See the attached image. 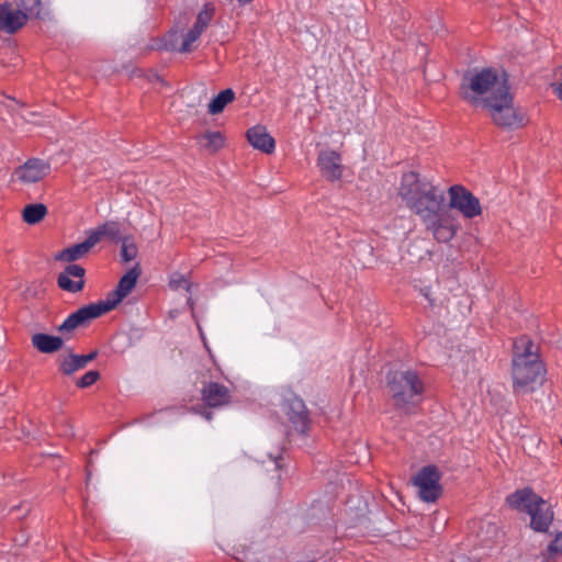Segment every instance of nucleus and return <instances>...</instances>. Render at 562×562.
Segmentation results:
<instances>
[{
    "instance_id": "nucleus-35",
    "label": "nucleus",
    "mask_w": 562,
    "mask_h": 562,
    "mask_svg": "<svg viewBox=\"0 0 562 562\" xmlns=\"http://www.w3.org/2000/svg\"><path fill=\"white\" fill-rule=\"evenodd\" d=\"M182 283H183V284H186L187 290H189V289H190V283H189L186 279H183V278H181V279H180V280H178V281H173V280H172V281L170 282V286H171V288H173V289H178Z\"/></svg>"
},
{
    "instance_id": "nucleus-12",
    "label": "nucleus",
    "mask_w": 562,
    "mask_h": 562,
    "mask_svg": "<svg viewBox=\"0 0 562 562\" xmlns=\"http://www.w3.org/2000/svg\"><path fill=\"white\" fill-rule=\"evenodd\" d=\"M432 182L417 171L404 172L401 177L398 195L408 206L416 198H418Z\"/></svg>"
},
{
    "instance_id": "nucleus-37",
    "label": "nucleus",
    "mask_w": 562,
    "mask_h": 562,
    "mask_svg": "<svg viewBox=\"0 0 562 562\" xmlns=\"http://www.w3.org/2000/svg\"><path fill=\"white\" fill-rule=\"evenodd\" d=\"M207 408L209 407L206 406L203 408L202 415L205 417V419L210 420L212 419L213 414Z\"/></svg>"
},
{
    "instance_id": "nucleus-36",
    "label": "nucleus",
    "mask_w": 562,
    "mask_h": 562,
    "mask_svg": "<svg viewBox=\"0 0 562 562\" xmlns=\"http://www.w3.org/2000/svg\"><path fill=\"white\" fill-rule=\"evenodd\" d=\"M283 460L281 453H279L277 457H273V462L276 464L277 469L281 468V461Z\"/></svg>"
},
{
    "instance_id": "nucleus-42",
    "label": "nucleus",
    "mask_w": 562,
    "mask_h": 562,
    "mask_svg": "<svg viewBox=\"0 0 562 562\" xmlns=\"http://www.w3.org/2000/svg\"><path fill=\"white\" fill-rule=\"evenodd\" d=\"M367 520H368V518H360V524H363Z\"/></svg>"
},
{
    "instance_id": "nucleus-39",
    "label": "nucleus",
    "mask_w": 562,
    "mask_h": 562,
    "mask_svg": "<svg viewBox=\"0 0 562 562\" xmlns=\"http://www.w3.org/2000/svg\"><path fill=\"white\" fill-rule=\"evenodd\" d=\"M188 305L190 306L192 315L194 316V301L192 297L188 299Z\"/></svg>"
},
{
    "instance_id": "nucleus-33",
    "label": "nucleus",
    "mask_w": 562,
    "mask_h": 562,
    "mask_svg": "<svg viewBox=\"0 0 562 562\" xmlns=\"http://www.w3.org/2000/svg\"><path fill=\"white\" fill-rule=\"evenodd\" d=\"M158 49H166L169 52L178 50V32L169 31L166 36L162 38V44L158 46Z\"/></svg>"
},
{
    "instance_id": "nucleus-25",
    "label": "nucleus",
    "mask_w": 562,
    "mask_h": 562,
    "mask_svg": "<svg viewBox=\"0 0 562 562\" xmlns=\"http://www.w3.org/2000/svg\"><path fill=\"white\" fill-rule=\"evenodd\" d=\"M47 213V206L43 203L26 204L22 211V220L29 225H35L42 222Z\"/></svg>"
},
{
    "instance_id": "nucleus-10",
    "label": "nucleus",
    "mask_w": 562,
    "mask_h": 562,
    "mask_svg": "<svg viewBox=\"0 0 562 562\" xmlns=\"http://www.w3.org/2000/svg\"><path fill=\"white\" fill-rule=\"evenodd\" d=\"M449 207L458 210L465 218H474L482 214L480 200L461 184L451 186L448 189Z\"/></svg>"
},
{
    "instance_id": "nucleus-24",
    "label": "nucleus",
    "mask_w": 562,
    "mask_h": 562,
    "mask_svg": "<svg viewBox=\"0 0 562 562\" xmlns=\"http://www.w3.org/2000/svg\"><path fill=\"white\" fill-rule=\"evenodd\" d=\"M235 92L232 88H226L220 91L209 103V113L212 115L220 114L224 111L227 104L235 100Z\"/></svg>"
},
{
    "instance_id": "nucleus-11",
    "label": "nucleus",
    "mask_w": 562,
    "mask_h": 562,
    "mask_svg": "<svg viewBox=\"0 0 562 562\" xmlns=\"http://www.w3.org/2000/svg\"><path fill=\"white\" fill-rule=\"evenodd\" d=\"M284 414L292 428L302 436H306L311 427L310 412L304 401L297 396L286 400L284 404Z\"/></svg>"
},
{
    "instance_id": "nucleus-16",
    "label": "nucleus",
    "mask_w": 562,
    "mask_h": 562,
    "mask_svg": "<svg viewBox=\"0 0 562 562\" xmlns=\"http://www.w3.org/2000/svg\"><path fill=\"white\" fill-rule=\"evenodd\" d=\"M49 170V164L40 158H31L23 166L18 167L14 175L22 182L34 183L46 177Z\"/></svg>"
},
{
    "instance_id": "nucleus-18",
    "label": "nucleus",
    "mask_w": 562,
    "mask_h": 562,
    "mask_svg": "<svg viewBox=\"0 0 562 562\" xmlns=\"http://www.w3.org/2000/svg\"><path fill=\"white\" fill-rule=\"evenodd\" d=\"M71 331L69 334V338L59 333L61 336L50 335L46 333H36L32 335L31 342L34 349H36L41 353H55L63 349L65 345V339H70L72 337Z\"/></svg>"
},
{
    "instance_id": "nucleus-14",
    "label": "nucleus",
    "mask_w": 562,
    "mask_h": 562,
    "mask_svg": "<svg viewBox=\"0 0 562 562\" xmlns=\"http://www.w3.org/2000/svg\"><path fill=\"white\" fill-rule=\"evenodd\" d=\"M27 15L25 11L13 8L11 2L0 3V32L7 34L18 33L26 23Z\"/></svg>"
},
{
    "instance_id": "nucleus-3",
    "label": "nucleus",
    "mask_w": 562,
    "mask_h": 562,
    "mask_svg": "<svg viewBox=\"0 0 562 562\" xmlns=\"http://www.w3.org/2000/svg\"><path fill=\"white\" fill-rule=\"evenodd\" d=\"M504 81L506 86H510L505 70L499 72L494 67L468 69L462 76L459 95L470 105L483 108L485 97H492Z\"/></svg>"
},
{
    "instance_id": "nucleus-6",
    "label": "nucleus",
    "mask_w": 562,
    "mask_h": 562,
    "mask_svg": "<svg viewBox=\"0 0 562 562\" xmlns=\"http://www.w3.org/2000/svg\"><path fill=\"white\" fill-rule=\"evenodd\" d=\"M93 246H95V243L88 232V236L83 241L66 247L55 255V260L69 262L57 277L59 289L69 293H77L83 290L86 269L74 262L83 258Z\"/></svg>"
},
{
    "instance_id": "nucleus-28",
    "label": "nucleus",
    "mask_w": 562,
    "mask_h": 562,
    "mask_svg": "<svg viewBox=\"0 0 562 562\" xmlns=\"http://www.w3.org/2000/svg\"><path fill=\"white\" fill-rule=\"evenodd\" d=\"M14 4L19 10L25 11L29 19L42 18V0H14Z\"/></svg>"
},
{
    "instance_id": "nucleus-38",
    "label": "nucleus",
    "mask_w": 562,
    "mask_h": 562,
    "mask_svg": "<svg viewBox=\"0 0 562 562\" xmlns=\"http://www.w3.org/2000/svg\"><path fill=\"white\" fill-rule=\"evenodd\" d=\"M317 561V558L315 555L313 557H308L306 559H301V560H297L296 562H316Z\"/></svg>"
},
{
    "instance_id": "nucleus-26",
    "label": "nucleus",
    "mask_w": 562,
    "mask_h": 562,
    "mask_svg": "<svg viewBox=\"0 0 562 562\" xmlns=\"http://www.w3.org/2000/svg\"><path fill=\"white\" fill-rule=\"evenodd\" d=\"M199 140L201 145L212 154L218 151L225 145V137L218 131L205 132L199 136Z\"/></svg>"
},
{
    "instance_id": "nucleus-5",
    "label": "nucleus",
    "mask_w": 562,
    "mask_h": 562,
    "mask_svg": "<svg viewBox=\"0 0 562 562\" xmlns=\"http://www.w3.org/2000/svg\"><path fill=\"white\" fill-rule=\"evenodd\" d=\"M508 507L530 516L529 527L536 531L549 532L554 513L552 506L539 496L532 487L526 486L507 495L505 499Z\"/></svg>"
},
{
    "instance_id": "nucleus-21",
    "label": "nucleus",
    "mask_w": 562,
    "mask_h": 562,
    "mask_svg": "<svg viewBox=\"0 0 562 562\" xmlns=\"http://www.w3.org/2000/svg\"><path fill=\"white\" fill-rule=\"evenodd\" d=\"M95 245L102 239L106 238L114 244H119L125 235L121 233V224L117 221H105L97 228L89 231Z\"/></svg>"
},
{
    "instance_id": "nucleus-41",
    "label": "nucleus",
    "mask_w": 562,
    "mask_h": 562,
    "mask_svg": "<svg viewBox=\"0 0 562 562\" xmlns=\"http://www.w3.org/2000/svg\"><path fill=\"white\" fill-rule=\"evenodd\" d=\"M425 296H426V299L428 300L429 304H430L431 306H434V305H435V300H434V299H431V297H430V295H428L427 293L425 294Z\"/></svg>"
},
{
    "instance_id": "nucleus-15",
    "label": "nucleus",
    "mask_w": 562,
    "mask_h": 562,
    "mask_svg": "<svg viewBox=\"0 0 562 562\" xmlns=\"http://www.w3.org/2000/svg\"><path fill=\"white\" fill-rule=\"evenodd\" d=\"M201 396L209 408L225 406L231 403L232 395L227 386L218 382H204Z\"/></svg>"
},
{
    "instance_id": "nucleus-29",
    "label": "nucleus",
    "mask_w": 562,
    "mask_h": 562,
    "mask_svg": "<svg viewBox=\"0 0 562 562\" xmlns=\"http://www.w3.org/2000/svg\"><path fill=\"white\" fill-rule=\"evenodd\" d=\"M121 246V258L123 262H130L137 257L138 248L135 244V239L133 235H125V237L120 241Z\"/></svg>"
},
{
    "instance_id": "nucleus-31",
    "label": "nucleus",
    "mask_w": 562,
    "mask_h": 562,
    "mask_svg": "<svg viewBox=\"0 0 562 562\" xmlns=\"http://www.w3.org/2000/svg\"><path fill=\"white\" fill-rule=\"evenodd\" d=\"M203 32L198 29V26H192L183 36V41L179 46L180 53H188L191 50V44L195 42Z\"/></svg>"
},
{
    "instance_id": "nucleus-4",
    "label": "nucleus",
    "mask_w": 562,
    "mask_h": 562,
    "mask_svg": "<svg viewBox=\"0 0 562 562\" xmlns=\"http://www.w3.org/2000/svg\"><path fill=\"white\" fill-rule=\"evenodd\" d=\"M483 106L492 122L499 128L514 131L527 125L529 119L521 108L515 106V97L505 81L492 97H485Z\"/></svg>"
},
{
    "instance_id": "nucleus-7",
    "label": "nucleus",
    "mask_w": 562,
    "mask_h": 562,
    "mask_svg": "<svg viewBox=\"0 0 562 562\" xmlns=\"http://www.w3.org/2000/svg\"><path fill=\"white\" fill-rule=\"evenodd\" d=\"M124 295L117 288L108 293L105 300L90 303L81 306L57 327V331L69 338V334L78 327L87 326L91 321L103 316L114 310L124 299Z\"/></svg>"
},
{
    "instance_id": "nucleus-2",
    "label": "nucleus",
    "mask_w": 562,
    "mask_h": 562,
    "mask_svg": "<svg viewBox=\"0 0 562 562\" xmlns=\"http://www.w3.org/2000/svg\"><path fill=\"white\" fill-rule=\"evenodd\" d=\"M385 382L394 408L405 415L415 414L425 392L418 373L414 370H389Z\"/></svg>"
},
{
    "instance_id": "nucleus-22",
    "label": "nucleus",
    "mask_w": 562,
    "mask_h": 562,
    "mask_svg": "<svg viewBox=\"0 0 562 562\" xmlns=\"http://www.w3.org/2000/svg\"><path fill=\"white\" fill-rule=\"evenodd\" d=\"M423 223L426 225L428 229L432 231L435 239L439 243H448L456 235L454 227L443 220V212H441V214L438 215V221L431 220L425 221Z\"/></svg>"
},
{
    "instance_id": "nucleus-27",
    "label": "nucleus",
    "mask_w": 562,
    "mask_h": 562,
    "mask_svg": "<svg viewBox=\"0 0 562 562\" xmlns=\"http://www.w3.org/2000/svg\"><path fill=\"white\" fill-rule=\"evenodd\" d=\"M562 555V531H555L553 540L548 544L547 549L541 551L539 558L541 562L554 561Z\"/></svg>"
},
{
    "instance_id": "nucleus-20",
    "label": "nucleus",
    "mask_w": 562,
    "mask_h": 562,
    "mask_svg": "<svg viewBox=\"0 0 562 562\" xmlns=\"http://www.w3.org/2000/svg\"><path fill=\"white\" fill-rule=\"evenodd\" d=\"M246 137L249 144L265 153V154H272L276 148V140L274 138L267 132L266 126L263 125H255L250 127L246 132Z\"/></svg>"
},
{
    "instance_id": "nucleus-40",
    "label": "nucleus",
    "mask_w": 562,
    "mask_h": 562,
    "mask_svg": "<svg viewBox=\"0 0 562 562\" xmlns=\"http://www.w3.org/2000/svg\"><path fill=\"white\" fill-rule=\"evenodd\" d=\"M237 1H238L239 5L243 7V5H246V4L250 3V2H252L254 0H237Z\"/></svg>"
},
{
    "instance_id": "nucleus-30",
    "label": "nucleus",
    "mask_w": 562,
    "mask_h": 562,
    "mask_svg": "<svg viewBox=\"0 0 562 562\" xmlns=\"http://www.w3.org/2000/svg\"><path fill=\"white\" fill-rule=\"evenodd\" d=\"M215 14V5L212 2H207L203 5V9L199 12L193 26L202 32L207 27Z\"/></svg>"
},
{
    "instance_id": "nucleus-23",
    "label": "nucleus",
    "mask_w": 562,
    "mask_h": 562,
    "mask_svg": "<svg viewBox=\"0 0 562 562\" xmlns=\"http://www.w3.org/2000/svg\"><path fill=\"white\" fill-rule=\"evenodd\" d=\"M142 274L140 265L137 262L134 267L127 270L119 280L116 288L124 295H128L137 284V280Z\"/></svg>"
},
{
    "instance_id": "nucleus-17",
    "label": "nucleus",
    "mask_w": 562,
    "mask_h": 562,
    "mask_svg": "<svg viewBox=\"0 0 562 562\" xmlns=\"http://www.w3.org/2000/svg\"><path fill=\"white\" fill-rule=\"evenodd\" d=\"M317 165L328 181H337L342 176L341 156L335 150L321 151Z\"/></svg>"
},
{
    "instance_id": "nucleus-13",
    "label": "nucleus",
    "mask_w": 562,
    "mask_h": 562,
    "mask_svg": "<svg viewBox=\"0 0 562 562\" xmlns=\"http://www.w3.org/2000/svg\"><path fill=\"white\" fill-rule=\"evenodd\" d=\"M234 551V558L239 562H273L271 548L262 540L238 544Z\"/></svg>"
},
{
    "instance_id": "nucleus-9",
    "label": "nucleus",
    "mask_w": 562,
    "mask_h": 562,
    "mask_svg": "<svg viewBox=\"0 0 562 562\" xmlns=\"http://www.w3.org/2000/svg\"><path fill=\"white\" fill-rule=\"evenodd\" d=\"M441 476L442 473L435 464L423 467L416 475L413 476L412 482L418 487V494L422 501L426 503H434L441 496Z\"/></svg>"
},
{
    "instance_id": "nucleus-34",
    "label": "nucleus",
    "mask_w": 562,
    "mask_h": 562,
    "mask_svg": "<svg viewBox=\"0 0 562 562\" xmlns=\"http://www.w3.org/2000/svg\"><path fill=\"white\" fill-rule=\"evenodd\" d=\"M31 508L29 506L27 503H21L20 505L18 506H12L9 510V513H14V512H18L20 513L21 512V515L18 516L19 518H23L25 517L29 513H30Z\"/></svg>"
},
{
    "instance_id": "nucleus-32",
    "label": "nucleus",
    "mask_w": 562,
    "mask_h": 562,
    "mask_svg": "<svg viewBox=\"0 0 562 562\" xmlns=\"http://www.w3.org/2000/svg\"><path fill=\"white\" fill-rule=\"evenodd\" d=\"M100 378L101 374L98 370H90L76 381V386L78 389H88L98 382Z\"/></svg>"
},
{
    "instance_id": "nucleus-8",
    "label": "nucleus",
    "mask_w": 562,
    "mask_h": 562,
    "mask_svg": "<svg viewBox=\"0 0 562 562\" xmlns=\"http://www.w3.org/2000/svg\"><path fill=\"white\" fill-rule=\"evenodd\" d=\"M445 201L443 191L432 183L407 207L412 213L419 216L422 222L438 221V215L445 212Z\"/></svg>"
},
{
    "instance_id": "nucleus-1",
    "label": "nucleus",
    "mask_w": 562,
    "mask_h": 562,
    "mask_svg": "<svg viewBox=\"0 0 562 562\" xmlns=\"http://www.w3.org/2000/svg\"><path fill=\"white\" fill-rule=\"evenodd\" d=\"M547 368L539 355V347L528 335L514 339L512 379L515 394H527L546 381Z\"/></svg>"
},
{
    "instance_id": "nucleus-19",
    "label": "nucleus",
    "mask_w": 562,
    "mask_h": 562,
    "mask_svg": "<svg viewBox=\"0 0 562 562\" xmlns=\"http://www.w3.org/2000/svg\"><path fill=\"white\" fill-rule=\"evenodd\" d=\"M98 350H92L87 355L68 353L58 360V371L63 375L70 376L76 371L85 369L87 364L98 357Z\"/></svg>"
}]
</instances>
